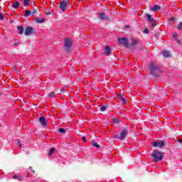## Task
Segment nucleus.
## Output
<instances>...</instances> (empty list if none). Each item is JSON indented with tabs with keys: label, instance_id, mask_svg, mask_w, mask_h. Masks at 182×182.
<instances>
[{
	"label": "nucleus",
	"instance_id": "nucleus-1",
	"mask_svg": "<svg viewBox=\"0 0 182 182\" xmlns=\"http://www.w3.org/2000/svg\"><path fill=\"white\" fill-rule=\"evenodd\" d=\"M151 156L153 158L154 163H157V161H161L163 160L162 152L155 151Z\"/></svg>",
	"mask_w": 182,
	"mask_h": 182
},
{
	"label": "nucleus",
	"instance_id": "nucleus-2",
	"mask_svg": "<svg viewBox=\"0 0 182 182\" xmlns=\"http://www.w3.org/2000/svg\"><path fill=\"white\" fill-rule=\"evenodd\" d=\"M151 74H152L153 76H159V74L160 73V67L154 65V63H150L149 64Z\"/></svg>",
	"mask_w": 182,
	"mask_h": 182
},
{
	"label": "nucleus",
	"instance_id": "nucleus-3",
	"mask_svg": "<svg viewBox=\"0 0 182 182\" xmlns=\"http://www.w3.org/2000/svg\"><path fill=\"white\" fill-rule=\"evenodd\" d=\"M127 136V129H123L120 134H116L114 135V139H119V140H124V137Z\"/></svg>",
	"mask_w": 182,
	"mask_h": 182
},
{
	"label": "nucleus",
	"instance_id": "nucleus-4",
	"mask_svg": "<svg viewBox=\"0 0 182 182\" xmlns=\"http://www.w3.org/2000/svg\"><path fill=\"white\" fill-rule=\"evenodd\" d=\"M69 8V3L66 1H63L60 2V9L62 12H66Z\"/></svg>",
	"mask_w": 182,
	"mask_h": 182
},
{
	"label": "nucleus",
	"instance_id": "nucleus-5",
	"mask_svg": "<svg viewBox=\"0 0 182 182\" xmlns=\"http://www.w3.org/2000/svg\"><path fill=\"white\" fill-rule=\"evenodd\" d=\"M64 46H65V50L68 51L72 47V41L68 38L65 39L64 41Z\"/></svg>",
	"mask_w": 182,
	"mask_h": 182
},
{
	"label": "nucleus",
	"instance_id": "nucleus-6",
	"mask_svg": "<svg viewBox=\"0 0 182 182\" xmlns=\"http://www.w3.org/2000/svg\"><path fill=\"white\" fill-rule=\"evenodd\" d=\"M24 33L26 36H29V35H32V33H35V28H33V27L28 26L26 28Z\"/></svg>",
	"mask_w": 182,
	"mask_h": 182
},
{
	"label": "nucleus",
	"instance_id": "nucleus-7",
	"mask_svg": "<svg viewBox=\"0 0 182 182\" xmlns=\"http://www.w3.org/2000/svg\"><path fill=\"white\" fill-rule=\"evenodd\" d=\"M118 42L121 45H124V46H126V48H129V41H127V38H120L118 39Z\"/></svg>",
	"mask_w": 182,
	"mask_h": 182
},
{
	"label": "nucleus",
	"instance_id": "nucleus-8",
	"mask_svg": "<svg viewBox=\"0 0 182 182\" xmlns=\"http://www.w3.org/2000/svg\"><path fill=\"white\" fill-rule=\"evenodd\" d=\"M152 144L154 147H159V149H163V147H164V141H154Z\"/></svg>",
	"mask_w": 182,
	"mask_h": 182
},
{
	"label": "nucleus",
	"instance_id": "nucleus-9",
	"mask_svg": "<svg viewBox=\"0 0 182 182\" xmlns=\"http://www.w3.org/2000/svg\"><path fill=\"white\" fill-rule=\"evenodd\" d=\"M39 122L41 123V124H42L43 127H46V126H48V124L46 122V118H45V117H41L39 118Z\"/></svg>",
	"mask_w": 182,
	"mask_h": 182
},
{
	"label": "nucleus",
	"instance_id": "nucleus-10",
	"mask_svg": "<svg viewBox=\"0 0 182 182\" xmlns=\"http://www.w3.org/2000/svg\"><path fill=\"white\" fill-rule=\"evenodd\" d=\"M99 15L101 21H109V17L105 13H100Z\"/></svg>",
	"mask_w": 182,
	"mask_h": 182
},
{
	"label": "nucleus",
	"instance_id": "nucleus-11",
	"mask_svg": "<svg viewBox=\"0 0 182 182\" xmlns=\"http://www.w3.org/2000/svg\"><path fill=\"white\" fill-rule=\"evenodd\" d=\"M105 53L107 56H109V55H110V52H112V50L110 49V46H106L105 47Z\"/></svg>",
	"mask_w": 182,
	"mask_h": 182
},
{
	"label": "nucleus",
	"instance_id": "nucleus-12",
	"mask_svg": "<svg viewBox=\"0 0 182 182\" xmlns=\"http://www.w3.org/2000/svg\"><path fill=\"white\" fill-rule=\"evenodd\" d=\"M13 178L14 180H18V181H22V180H23V177L21 175H14Z\"/></svg>",
	"mask_w": 182,
	"mask_h": 182
},
{
	"label": "nucleus",
	"instance_id": "nucleus-13",
	"mask_svg": "<svg viewBox=\"0 0 182 182\" xmlns=\"http://www.w3.org/2000/svg\"><path fill=\"white\" fill-rule=\"evenodd\" d=\"M159 9H160V6L159 5H155L151 7V11H152L153 12H156V11H159Z\"/></svg>",
	"mask_w": 182,
	"mask_h": 182
},
{
	"label": "nucleus",
	"instance_id": "nucleus-14",
	"mask_svg": "<svg viewBox=\"0 0 182 182\" xmlns=\"http://www.w3.org/2000/svg\"><path fill=\"white\" fill-rule=\"evenodd\" d=\"M20 3L19 1H15L12 3V6L14 8V9H18L19 8Z\"/></svg>",
	"mask_w": 182,
	"mask_h": 182
},
{
	"label": "nucleus",
	"instance_id": "nucleus-15",
	"mask_svg": "<svg viewBox=\"0 0 182 182\" xmlns=\"http://www.w3.org/2000/svg\"><path fill=\"white\" fill-rule=\"evenodd\" d=\"M35 21L37 23H43V22H45V18H39L38 17H36Z\"/></svg>",
	"mask_w": 182,
	"mask_h": 182
},
{
	"label": "nucleus",
	"instance_id": "nucleus-16",
	"mask_svg": "<svg viewBox=\"0 0 182 182\" xmlns=\"http://www.w3.org/2000/svg\"><path fill=\"white\" fill-rule=\"evenodd\" d=\"M119 99L122 102L124 105H126L127 103V101L123 97L122 95H119Z\"/></svg>",
	"mask_w": 182,
	"mask_h": 182
},
{
	"label": "nucleus",
	"instance_id": "nucleus-17",
	"mask_svg": "<svg viewBox=\"0 0 182 182\" xmlns=\"http://www.w3.org/2000/svg\"><path fill=\"white\" fill-rule=\"evenodd\" d=\"M18 31H19L20 35H22L23 33V26H19L17 27Z\"/></svg>",
	"mask_w": 182,
	"mask_h": 182
},
{
	"label": "nucleus",
	"instance_id": "nucleus-18",
	"mask_svg": "<svg viewBox=\"0 0 182 182\" xmlns=\"http://www.w3.org/2000/svg\"><path fill=\"white\" fill-rule=\"evenodd\" d=\"M92 144L94 147H96L97 149H100V145L99 144H97V142L92 141Z\"/></svg>",
	"mask_w": 182,
	"mask_h": 182
},
{
	"label": "nucleus",
	"instance_id": "nucleus-19",
	"mask_svg": "<svg viewBox=\"0 0 182 182\" xmlns=\"http://www.w3.org/2000/svg\"><path fill=\"white\" fill-rule=\"evenodd\" d=\"M162 55L164 56H165V58H168L170 57V53H168V51L167 50H164L163 53H162Z\"/></svg>",
	"mask_w": 182,
	"mask_h": 182
},
{
	"label": "nucleus",
	"instance_id": "nucleus-20",
	"mask_svg": "<svg viewBox=\"0 0 182 182\" xmlns=\"http://www.w3.org/2000/svg\"><path fill=\"white\" fill-rule=\"evenodd\" d=\"M146 18L149 22H153L154 21V18H151L150 14H146Z\"/></svg>",
	"mask_w": 182,
	"mask_h": 182
},
{
	"label": "nucleus",
	"instance_id": "nucleus-21",
	"mask_svg": "<svg viewBox=\"0 0 182 182\" xmlns=\"http://www.w3.org/2000/svg\"><path fill=\"white\" fill-rule=\"evenodd\" d=\"M29 1L30 0H23V6H28L29 5Z\"/></svg>",
	"mask_w": 182,
	"mask_h": 182
},
{
	"label": "nucleus",
	"instance_id": "nucleus-22",
	"mask_svg": "<svg viewBox=\"0 0 182 182\" xmlns=\"http://www.w3.org/2000/svg\"><path fill=\"white\" fill-rule=\"evenodd\" d=\"M138 41L137 40H136V39H132V43H131V45L133 46H134V45H137V43H138Z\"/></svg>",
	"mask_w": 182,
	"mask_h": 182
},
{
	"label": "nucleus",
	"instance_id": "nucleus-23",
	"mask_svg": "<svg viewBox=\"0 0 182 182\" xmlns=\"http://www.w3.org/2000/svg\"><path fill=\"white\" fill-rule=\"evenodd\" d=\"M173 37L174 41L178 42V43H180V41H178V39H177V33H173Z\"/></svg>",
	"mask_w": 182,
	"mask_h": 182
},
{
	"label": "nucleus",
	"instance_id": "nucleus-24",
	"mask_svg": "<svg viewBox=\"0 0 182 182\" xmlns=\"http://www.w3.org/2000/svg\"><path fill=\"white\" fill-rule=\"evenodd\" d=\"M55 148H51L48 153V156H52V154H53V153H55Z\"/></svg>",
	"mask_w": 182,
	"mask_h": 182
},
{
	"label": "nucleus",
	"instance_id": "nucleus-25",
	"mask_svg": "<svg viewBox=\"0 0 182 182\" xmlns=\"http://www.w3.org/2000/svg\"><path fill=\"white\" fill-rule=\"evenodd\" d=\"M31 16V11L29 10H26V13L24 14V16H26V18H27L28 16Z\"/></svg>",
	"mask_w": 182,
	"mask_h": 182
},
{
	"label": "nucleus",
	"instance_id": "nucleus-26",
	"mask_svg": "<svg viewBox=\"0 0 182 182\" xmlns=\"http://www.w3.org/2000/svg\"><path fill=\"white\" fill-rule=\"evenodd\" d=\"M55 92H52L49 94V97H50V99H53V97H55Z\"/></svg>",
	"mask_w": 182,
	"mask_h": 182
},
{
	"label": "nucleus",
	"instance_id": "nucleus-27",
	"mask_svg": "<svg viewBox=\"0 0 182 182\" xmlns=\"http://www.w3.org/2000/svg\"><path fill=\"white\" fill-rule=\"evenodd\" d=\"M58 132H59L60 133H66V130H65V129H63V128H60V129H58Z\"/></svg>",
	"mask_w": 182,
	"mask_h": 182
},
{
	"label": "nucleus",
	"instance_id": "nucleus-28",
	"mask_svg": "<svg viewBox=\"0 0 182 182\" xmlns=\"http://www.w3.org/2000/svg\"><path fill=\"white\" fill-rule=\"evenodd\" d=\"M178 31H182V23H179L178 25Z\"/></svg>",
	"mask_w": 182,
	"mask_h": 182
},
{
	"label": "nucleus",
	"instance_id": "nucleus-29",
	"mask_svg": "<svg viewBox=\"0 0 182 182\" xmlns=\"http://www.w3.org/2000/svg\"><path fill=\"white\" fill-rule=\"evenodd\" d=\"M100 110L101 112H105V110H106V106H102Z\"/></svg>",
	"mask_w": 182,
	"mask_h": 182
},
{
	"label": "nucleus",
	"instance_id": "nucleus-30",
	"mask_svg": "<svg viewBox=\"0 0 182 182\" xmlns=\"http://www.w3.org/2000/svg\"><path fill=\"white\" fill-rule=\"evenodd\" d=\"M4 18H5V16H4V14H2L0 13V19H1V21H4Z\"/></svg>",
	"mask_w": 182,
	"mask_h": 182
},
{
	"label": "nucleus",
	"instance_id": "nucleus-31",
	"mask_svg": "<svg viewBox=\"0 0 182 182\" xmlns=\"http://www.w3.org/2000/svg\"><path fill=\"white\" fill-rule=\"evenodd\" d=\"M114 123H119V122H120V120H119V119H115L114 120Z\"/></svg>",
	"mask_w": 182,
	"mask_h": 182
},
{
	"label": "nucleus",
	"instance_id": "nucleus-32",
	"mask_svg": "<svg viewBox=\"0 0 182 182\" xmlns=\"http://www.w3.org/2000/svg\"><path fill=\"white\" fill-rule=\"evenodd\" d=\"M144 33H149V29L146 28V29L144 31Z\"/></svg>",
	"mask_w": 182,
	"mask_h": 182
},
{
	"label": "nucleus",
	"instance_id": "nucleus-33",
	"mask_svg": "<svg viewBox=\"0 0 182 182\" xmlns=\"http://www.w3.org/2000/svg\"><path fill=\"white\" fill-rule=\"evenodd\" d=\"M151 26H153V28H154V26H156V23L154 22V21L152 22Z\"/></svg>",
	"mask_w": 182,
	"mask_h": 182
},
{
	"label": "nucleus",
	"instance_id": "nucleus-34",
	"mask_svg": "<svg viewBox=\"0 0 182 182\" xmlns=\"http://www.w3.org/2000/svg\"><path fill=\"white\" fill-rule=\"evenodd\" d=\"M82 140H83V141H86V137L82 136Z\"/></svg>",
	"mask_w": 182,
	"mask_h": 182
},
{
	"label": "nucleus",
	"instance_id": "nucleus-35",
	"mask_svg": "<svg viewBox=\"0 0 182 182\" xmlns=\"http://www.w3.org/2000/svg\"><path fill=\"white\" fill-rule=\"evenodd\" d=\"M18 146H20V147H21V146H22L21 144V142L20 141H18Z\"/></svg>",
	"mask_w": 182,
	"mask_h": 182
},
{
	"label": "nucleus",
	"instance_id": "nucleus-36",
	"mask_svg": "<svg viewBox=\"0 0 182 182\" xmlns=\"http://www.w3.org/2000/svg\"><path fill=\"white\" fill-rule=\"evenodd\" d=\"M46 15H50V12H46Z\"/></svg>",
	"mask_w": 182,
	"mask_h": 182
},
{
	"label": "nucleus",
	"instance_id": "nucleus-37",
	"mask_svg": "<svg viewBox=\"0 0 182 182\" xmlns=\"http://www.w3.org/2000/svg\"><path fill=\"white\" fill-rule=\"evenodd\" d=\"M14 46H18V43H15Z\"/></svg>",
	"mask_w": 182,
	"mask_h": 182
},
{
	"label": "nucleus",
	"instance_id": "nucleus-38",
	"mask_svg": "<svg viewBox=\"0 0 182 182\" xmlns=\"http://www.w3.org/2000/svg\"><path fill=\"white\" fill-rule=\"evenodd\" d=\"M26 177H29V173H27Z\"/></svg>",
	"mask_w": 182,
	"mask_h": 182
},
{
	"label": "nucleus",
	"instance_id": "nucleus-39",
	"mask_svg": "<svg viewBox=\"0 0 182 182\" xmlns=\"http://www.w3.org/2000/svg\"><path fill=\"white\" fill-rule=\"evenodd\" d=\"M32 173H35V171L31 170Z\"/></svg>",
	"mask_w": 182,
	"mask_h": 182
},
{
	"label": "nucleus",
	"instance_id": "nucleus-40",
	"mask_svg": "<svg viewBox=\"0 0 182 182\" xmlns=\"http://www.w3.org/2000/svg\"><path fill=\"white\" fill-rule=\"evenodd\" d=\"M2 95L0 93V98H1V96Z\"/></svg>",
	"mask_w": 182,
	"mask_h": 182
},
{
	"label": "nucleus",
	"instance_id": "nucleus-41",
	"mask_svg": "<svg viewBox=\"0 0 182 182\" xmlns=\"http://www.w3.org/2000/svg\"><path fill=\"white\" fill-rule=\"evenodd\" d=\"M32 168V167H30V169Z\"/></svg>",
	"mask_w": 182,
	"mask_h": 182
}]
</instances>
